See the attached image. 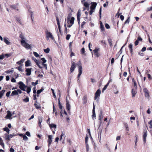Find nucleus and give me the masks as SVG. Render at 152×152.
<instances>
[{"label":"nucleus","instance_id":"nucleus-7","mask_svg":"<svg viewBox=\"0 0 152 152\" xmlns=\"http://www.w3.org/2000/svg\"><path fill=\"white\" fill-rule=\"evenodd\" d=\"M8 39H9L7 37H4L3 39V38L1 36V40L2 41L3 40L4 42L7 45H10L11 43L8 41Z\"/></svg>","mask_w":152,"mask_h":152},{"label":"nucleus","instance_id":"nucleus-56","mask_svg":"<svg viewBox=\"0 0 152 152\" xmlns=\"http://www.w3.org/2000/svg\"><path fill=\"white\" fill-rule=\"evenodd\" d=\"M42 122V118L41 117L39 118L38 123H41Z\"/></svg>","mask_w":152,"mask_h":152},{"label":"nucleus","instance_id":"nucleus-2","mask_svg":"<svg viewBox=\"0 0 152 152\" xmlns=\"http://www.w3.org/2000/svg\"><path fill=\"white\" fill-rule=\"evenodd\" d=\"M71 15L70 14H69L67 18V27L69 28L71 27L74 23L75 18L73 17H72L70 19Z\"/></svg>","mask_w":152,"mask_h":152},{"label":"nucleus","instance_id":"nucleus-16","mask_svg":"<svg viewBox=\"0 0 152 152\" xmlns=\"http://www.w3.org/2000/svg\"><path fill=\"white\" fill-rule=\"evenodd\" d=\"M56 19L57 21V24L58 26V28L59 30V31L60 33H61V26L60 25V22L59 20V19L58 17H56Z\"/></svg>","mask_w":152,"mask_h":152},{"label":"nucleus","instance_id":"nucleus-44","mask_svg":"<svg viewBox=\"0 0 152 152\" xmlns=\"http://www.w3.org/2000/svg\"><path fill=\"white\" fill-rule=\"evenodd\" d=\"M50 49L49 48H47V49L44 50V51L45 53H48L49 52Z\"/></svg>","mask_w":152,"mask_h":152},{"label":"nucleus","instance_id":"nucleus-31","mask_svg":"<svg viewBox=\"0 0 152 152\" xmlns=\"http://www.w3.org/2000/svg\"><path fill=\"white\" fill-rule=\"evenodd\" d=\"M100 28L102 31H103L104 30V25L102 23V22L101 21L100 23Z\"/></svg>","mask_w":152,"mask_h":152},{"label":"nucleus","instance_id":"nucleus-39","mask_svg":"<svg viewBox=\"0 0 152 152\" xmlns=\"http://www.w3.org/2000/svg\"><path fill=\"white\" fill-rule=\"evenodd\" d=\"M23 101L26 102H28L29 101V98L28 96H26L25 99H23Z\"/></svg>","mask_w":152,"mask_h":152},{"label":"nucleus","instance_id":"nucleus-6","mask_svg":"<svg viewBox=\"0 0 152 152\" xmlns=\"http://www.w3.org/2000/svg\"><path fill=\"white\" fill-rule=\"evenodd\" d=\"M143 133V140L144 143L145 145L146 143V137L147 136V130H146V129H144Z\"/></svg>","mask_w":152,"mask_h":152},{"label":"nucleus","instance_id":"nucleus-45","mask_svg":"<svg viewBox=\"0 0 152 152\" xmlns=\"http://www.w3.org/2000/svg\"><path fill=\"white\" fill-rule=\"evenodd\" d=\"M99 50V49L97 48H96L95 49L93 50V52L95 53H98V52Z\"/></svg>","mask_w":152,"mask_h":152},{"label":"nucleus","instance_id":"nucleus-29","mask_svg":"<svg viewBox=\"0 0 152 152\" xmlns=\"http://www.w3.org/2000/svg\"><path fill=\"white\" fill-rule=\"evenodd\" d=\"M25 66H31V63L30 61L29 60H28L26 61L25 63Z\"/></svg>","mask_w":152,"mask_h":152},{"label":"nucleus","instance_id":"nucleus-10","mask_svg":"<svg viewBox=\"0 0 152 152\" xmlns=\"http://www.w3.org/2000/svg\"><path fill=\"white\" fill-rule=\"evenodd\" d=\"M101 93V91L99 89H98L96 92L95 94L94 99L96 100L98 98H99L100 95Z\"/></svg>","mask_w":152,"mask_h":152},{"label":"nucleus","instance_id":"nucleus-14","mask_svg":"<svg viewBox=\"0 0 152 152\" xmlns=\"http://www.w3.org/2000/svg\"><path fill=\"white\" fill-rule=\"evenodd\" d=\"M91 4L90 9L94 10L96 6L97 3L95 2H91Z\"/></svg>","mask_w":152,"mask_h":152},{"label":"nucleus","instance_id":"nucleus-53","mask_svg":"<svg viewBox=\"0 0 152 152\" xmlns=\"http://www.w3.org/2000/svg\"><path fill=\"white\" fill-rule=\"evenodd\" d=\"M16 68L18 69V70L19 71L22 72L23 71V69H22L21 67V66L17 67H16Z\"/></svg>","mask_w":152,"mask_h":152},{"label":"nucleus","instance_id":"nucleus-55","mask_svg":"<svg viewBox=\"0 0 152 152\" xmlns=\"http://www.w3.org/2000/svg\"><path fill=\"white\" fill-rule=\"evenodd\" d=\"M64 26L65 27V28L64 29V34H66L68 32L67 29L66 27V24H65Z\"/></svg>","mask_w":152,"mask_h":152},{"label":"nucleus","instance_id":"nucleus-8","mask_svg":"<svg viewBox=\"0 0 152 152\" xmlns=\"http://www.w3.org/2000/svg\"><path fill=\"white\" fill-rule=\"evenodd\" d=\"M32 58L35 62L36 64L37 65L39 68L40 69L42 68V67L40 65L41 64V61L37 60L36 58L33 57H32Z\"/></svg>","mask_w":152,"mask_h":152},{"label":"nucleus","instance_id":"nucleus-9","mask_svg":"<svg viewBox=\"0 0 152 152\" xmlns=\"http://www.w3.org/2000/svg\"><path fill=\"white\" fill-rule=\"evenodd\" d=\"M71 66L70 68V72L72 73L76 67V65L74 61H72L71 62Z\"/></svg>","mask_w":152,"mask_h":152},{"label":"nucleus","instance_id":"nucleus-21","mask_svg":"<svg viewBox=\"0 0 152 152\" xmlns=\"http://www.w3.org/2000/svg\"><path fill=\"white\" fill-rule=\"evenodd\" d=\"M87 96L86 95L84 96L82 99L83 103V104H86L87 102Z\"/></svg>","mask_w":152,"mask_h":152},{"label":"nucleus","instance_id":"nucleus-19","mask_svg":"<svg viewBox=\"0 0 152 152\" xmlns=\"http://www.w3.org/2000/svg\"><path fill=\"white\" fill-rule=\"evenodd\" d=\"M31 68H26V75L29 76L31 75Z\"/></svg>","mask_w":152,"mask_h":152},{"label":"nucleus","instance_id":"nucleus-34","mask_svg":"<svg viewBox=\"0 0 152 152\" xmlns=\"http://www.w3.org/2000/svg\"><path fill=\"white\" fill-rule=\"evenodd\" d=\"M58 107L61 110H62V105L61 102H60V98L58 99Z\"/></svg>","mask_w":152,"mask_h":152},{"label":"nucleus","instance_id":"nucleus-46","mask_svg":"<svg viewBox=\"0 0 152 152\" xmlns=\"http://www.w3.org/2000/svg\"><path fill=\"white\" fill-rule=\"evenodd\" d=\"M85 48H82L81 50V53L82 54H85Z\"/></svg>","mask_w":152,"mask_h":152},{"label":"nucleus","instance_id":"nucleus-36","mask_svg":"<svg viewBox=\"0 0 152 152\" xmlns=\"http://www.w3.org/2000/svg\"><path fill=\"white\" fill-rule=\"evenodd\" d=\"M49 126L51 129H52V128H55L56 129V125L54 124H50Z\"/></svg>","mask_w":152,"mask_h":152},{"label":"nucleus","instance_id":"nucleus-57","mask_svg":"<svg viewBox=\"0 0 152 152\" xmlns=\"http://www.w3.org/2000/svg\"><path fill=\"white\" fill-rule=\"evenodd\" d=\"M105 27L107 29H109L110 28V26L107 23H106L105 25Z\"/></svg>","mask_w":152,"mask_h":152},{"label":"nucleus","instance_id":"nucleus-61","mask_svg":"<svg viewBox=\"0 0 152 152\" xmlns=\"http://www.w3.org/2000/svg\"><path fill=\"white\" fill-rule=\"evenodd\" d=\"M41 60L42 61V63H45L46 62V60L44 58H41Z\"/></svg>","mask_w":152,"mask_h":152},{"label":"nucleus","instance_id":"nucleus-12","mask_svg":"<svg viewBox=\"0 0 152 152\" xmlns=\"http://www.w3.org/2000/svg\"><path fill=\"white\" fill-rule=\"evenodd\" d=\"M52 135H49L48 136V146L49 147L52 142Z\"/></svg>","mask_w":152,"mask_h":152},{"label":"nucleus","instance_id":"nucleus-62","mask_svg":"<svg viewBox=\"0 0 152 152\" xmlns=\"http://www.w3.org/2000/svg\"><path fill=\"white\" fill-rule=\"evenodd\" d=\"M71 37V35L70 34H67L66 37V39L67 40H68Z\"/></svg>","mask_w":152,"mask_h":152},{"label":"nucleus","instance_id":"nucleus-49","mask_svg":"<svg viewBox=\"0 0 152 152\" xmlns=\"http://www.w3.org/2000/svg\"><path fill=\"white\" fill-rule=\"evenodd\" d=\"M99 42L101 43L102 44L105 45H106V42L104 40H102L100 41Z\"/></svg>","mask_w":152,"mask_h":152},{"label":"nucleus","instance_id":"nucleus-5","mask_svg":"<svg viewBox=\"0 0 152 152\" xmlns=\"http://www.w3.org/2000/svg\"><path fill=\"white\" fill-rule=\"evenodd\" d=\"M66 110H67L68 113L69 115L71 114L70 110L71 108L70 104H69V101L67 99H66Z\"/></svg>","mask_w":152,"mask_h":152},{"label":"nucleus","instance_id":"nucleus-59","mask_svg":"<svg viewBox=\"0 0 152 152\" xmlns=\"http://www.w3.org/2000/svg\"><path fill=\"white\" fill-rule=\"evenodd\" d=\"M33 93L34 94H36V86H34L33 88Z\"/></svg>","mask_w":152,"mask_h":152},{"label":"nucleus","instance_id":"nucleus-30","mask_svg":"<svg viewBox=\"0 0 152 152\" xmlns=\"http://www.w3.org/2000/svg\"><path fill=\"white\" fill-rule=\"evenodd\" d=\"M18 94V93H17V90H14L12 91L11 96L17 95Z\"/></svg>","mask_w":152,"mask_h":152},{"label":"nucleus","instance_id":"nucleus-40","mask_svg":"<svg viewBox=\"0 0 152 152\" xmlns=\"http://www.w3.org/2000/svg\"><path fill=\"white\" fill-rule=\"evenodd\" d=\"M44 89L43 88H42L41 89L38 90L37 91V94H40L43 90Z\"/></svg>","mask_w":152,"mask_h":152},{"label":"nucleus","instance_id":"nucleus-15","mask_svg":"<svg viewBox=\"0 0 152 152\" xmlns=\"http://www.w3.org/2000/svg\"><path fill=\"white\" fill-rule=\"evenodd\" d=\"M143 91L145 93V95L146 97L149 98V95L148 91L147 88H145L143 89Z\"/></svg>","mask_w":152,"mask_h":152},{"label":"nucleus","instance_id":"nucleus-42","mask_svg":"<svg viewBox=\"0 0 152 152\" xmlns=\"http://www.w3.org/2000/svg\"><path fill=\"white\" fill-rule=\"evenodd\" d=\"M139 42H142V39L141 38L140 36L139 35L137 37V39Z\"/></svg>","mask_w":152,"mask_h":152},{"label":"nucleus","instance_id":"nucleus-32","mask_svg":"<svg viewBox=\"0 0 152 152\" xmlns=\"http://www.w3.org/2000/svg\"><path fill=\"white\" fill-rule=\"evenodd\" d=\"M108 41L109 43V45L111 47L113 46V44L112 43V40L110 38L108 39Z\"/></svg>","mask_w":152,"mask_h":152},{"label":"nucleus","instance_id":"nucleus-22","mask_svg":"<svg viewBox=\"0 0 152 152\" xmlns=\"http://www.w3.org/2000/svg\"><path fill=\"white\" fill-rule=\"evenodd\" d=\"M129 49L130 51V53L132 55L133 54V49L132 48V44L130 43L129 45Z\"/></svg>","mask_w":152,"mask_h":152},{"label":"nucleus","instance_id":"nucleus-48","mask_svg":"<svg viewBox=\"0 0 152 152\" xmlns=\"http://www.w3.org/2000/svg\"><path fill=\"white\" fill-rule=\"evenodd\" d=\"M33 54L36 57H38L39 56V55L38 54L35 52H33Z\"/></svg>","mask_w":152,"mask_h":152},{"label":"nucleus","instance_id":"nucleus-4","mask_svg":"<svg viewBox=\"0 0 152 152\" xmlns=\"http://www.w3.org/2000/svg\"><path fill=\"white\" fill-rule=\"evenodd\" d=\"M20 42L22 45L25 48L28 49H29L31 48V46L28 44L26 42L25 40H21Z\"/></svg>","mask_w":152,"mask_h":152},{"label":"nucleus","instance_id":"nucleus-23","mask_svg":"<svg viewBox=\"0 0 152 152\" xmlns=\"http://www.w3.org/2000/svg\"><path fill=\"white\" fill-rule=\"evenodd\" d=\"M80 12L79 11H78L77 13V20L78 22V23L79 24H80Z\"/></svg>","mask_w":152,"mask_h":152},{"label":"nucleus","instance_id":"nucleus-20","mask_svg":"<svg viewBox=\"0 0 152 152\" xmlns=\"http://www.w3.org/2000/svg\"><path fill=\"white\" fill-rule=\"evenodd\" d=\"M37 103V101H36L35 103L34 104V105L35 107L37 109H39L41 108V106L40 104L38 103Z\"/></svg>","mask_w":152,"mask_h":152},{"label":"nucleus","instance_id":"nucleus-47","mask_svg":"<svg viewBox=\"0 0 152 152\" xmlns=\"http://www.w3.org/2000/svg\"><path fill=\"white\" fill-rule=\"evenodd\" d=\"M11 8L13 9H15L16 8V6L15 5H12L10 6Z\"/></svg>","mask_w":152,"mask_h":152},{"label":"nucleus","instance_id":"nucleus-33","mask_svg":"<svg viewBox=\"0 0 152 152\" xmlns=\"http://www.w3.org/2000/svg\"><path fill=\"white\" fill-rule=\"evenodd\" d=\"M132 81L133 83V86L134 87H135L136 88H137V85L136 83V81L134 80V78H133L132 79Z\"/></svg>","mask_w":152,"mask_h":152},{"label":"nucleus","instance_id":"nucleus-17","mask_svg":"<svg viewBox=\"0 0 152 152\" xmlns=\"http://www.w3.org/2000/svg\"><path fill=\"white\" fill-rule=\"evenodd\" d=\"M103 116L102 115V111H100V113L99 115V121L100 123L102 122V120L103 118Z\"/></svg>","mask_w":152,"mask_h":152},{"label":"nucleus","instance_id":"nucleus-3","mask_svg":"<svg viewBox=\"0 0 152 152\" xmlns=\"http://www.w3.org/2000/svg\"><path fill=\"white\" fill-rule=\"evenodd\" d=\"M46 34V38L47 40H49V38H50L52 40H54V38L52 34L48 31L46 30L45 31Z\"/></svg>","mask_w":152,"mask_h":152},{"label":"nucleus","instance_id":"nucleus-50","mask_svg":"<svg viewBox=\"0 0 152 152\" xmlns=\"http://www.w3.org/2000/svg\"><path fill=\"white\" fill-rule=\"evenodd\" d=\"M38 84V80H37L35 82H32L31 83V85L33 86H35L36 85Z\"/></svg>","mask_w":152,"mask_h":152},{"label":"nucleus","instance_id":"nucleus-63","mask_svg":"<svg viewBox=\"0 0 152 152\" xmlns=\"http://www.w3.org/2000/svg\"><path fill=\"white\" fill-rule=\"evenodd\" d=\"M41 64H42L43 66L45 67V69H47V64H45V63H42Z\"/></svg>","mask_w":152,"mask_h":152},{"label":"nucleus","instance_id":"nucleus-24","mask_svg":"<svg viewBox=\"0 0 152 152\" xmlns=\"http://www.w3.org/2000/svg\"><path fill=\"white\" fill-rule=\"evenodd\" d=\"M95 105L93 103V107L92 110L93 114L92 115V118H94L95 117H96L95 110Z\"/></svg>","mask_w":152,"mask_h":152},{"label":"nucleus","instance_id":"nucleus-35","mask_svg":"<svg viewBox=\"0 0 152 152\" xmlns=\"http://www.w3.org/2000/svg\"><path fill=\"white\" fill-rule=\"evenodd\" d=\"M19 37L22 39L21 40H25V38H24L23 35L22 33H21L20 34Z\"/></svg>","mask_w":152,"mask_h":152},{"label":"nucleus","instance_id":"nucleus-54","mask_svg":"<svg viewBox=\"0 0 152 152\" xmlns=\"http://www.w3.org/2000/svg\"><path fill=\"white\" fill-rule=\"evenodd\" d=\"M33 98L34 100H36V101H37V95L36 94H33Z\"/></svg>","mask_w":152,"mask_h":152},{"label":"nucleus","instance_id":"nucleus-64","mask_svg":"<svg viewBox=\"0 0 152 152\" xmlns=\"http://www.w3.org/2000/svg\"><path fill=\"white\" fill-rule=\"evenodd\" d=\"M86 23L85 21H83L82 22V23L81 25V28H83V27L84 25L86 24Z\"/></svg>","mask_w":152,"mask_h":152},{"label":"nucleus","instance_id":"nucleus-60","mask_svg":"<svg viewBox=\"0 0 152 152\" xmlns=\"http://www.w3.org/2000/svg\"><path fill=\"white\" fill-rule=\"evenodd\" d=\"M86 144V151L88 152L89 151V146L88 143Z\"/></svg>","mask_w":152,"mask_h":152},{"label":"nucleus","instance_id":"nucleus-28","mask_svg":"<svg viewBox=\"0 0 152 152\" xmlns=\"http://www.w3.org/2000/svg\"><path fill=\"white\" fill-rule=\"evenodd\" d=\"M24 60H25L24 59H21L20 60L17 62V64L18 65H20L21 66L22 65V64L24 62Z\"/></svg>","mask_w":152,"mask_h":152},{"label":"nucleus","instance_id":"nucleus-43","mask_svg":"<svg viewBox=\"0 0 152 152\" xmlns=\"http://www.w3.org/2000/svg\"><path fill=\"white\" fill-rule=\"evenodd\" d=\"M124 125L126 128V131H129V126H128V124L127 123H125L124 124Z\"/></svg>","mask_w":152,"mask_h":152},{"label":"nucleus","instance_id":"nucleus-41","mask_svg":"<svg viewBox=\"0 0 152 152\" xmlns=\"http://www.w3.org/2000/svg\"><path fill=\"white\" fill-rule=\"evenodd\" d=\"M16 20L18 22L20 25L22 24L21 20L19 18H17L16 19Z\"/></svg>","mask_w":152,"mask_h":152},{"label":"nucleus","instance_id":"nucleus-58","mask_svg":"<svg viewBox=\"0 0 152 152\" xmlns=\"http://www.w3.org/2000/svg\"><path fill=\"white\" fill-rule=\"evenodd\" d=\"M23 139L24 140H27L28 139V138L25 135H24L23 137Z\"/></svg>","mask_w":152,"mask_h":152},{"label":"nucleus","instance_id":"nucleus-11","mask_svg":"<svg viewBox=\"0 0 152 152\" xmlns=\"http://www.w3.org/2000/svg\"><path fill=\"white\" fill-rule=\"evenodd\" d=\"M11 55L10 53L6 54L4 55L3 54H2L1 55V60L3 59L5 57L8 58L10 56H11Z\"/></svg>","mask_w":152,"mask_h":152},{"label":"nucleus","instance_id":"nucleus-18","mask_svg":"<svg viewBox=\"0 0 152 152\" xmlns=\"http://www.w3.org/2000/svg\"><path fill=\"white\" fill-rule=\"evenodd\" d=\"M136 89L137 88H136L135 89L133 88L132 89L131 93L132 94V97H134L137 93V91Z\"/></svg>","mask_w":152,"mask_h":152},{"label":"nucleus","instance_id":"nucleus-52","mask_svg":"<svg viewBox=\"0 0 152 152\" xmlns=\"http://www.w3.org/2000/svg\"><path fill=\"white\" fill-rule=\"evenodd\" d=\"M148 124L150 125L149 128L151 129H152V120H150L148 122Z\"/></svg>","mask_w":152,"mask_h":152},{"label":"nucleus","instance_id":"nucleus-38","mask_svg":"<svg viewBox=\"0 0 152 152\" xmlns=\"http://www.w3.org/2000/svg\"><path fill=\"white\" fill-rule=\"evenodd\" d=\"M109 86L108 83H107L104 87L102 90V92H103L106 89L108 86Z\"/></svg>","mask_w":152,"mask_h":152},{"label":"nucleus","instance_id":"nucleus-27","mask_svg":"<svg viewBox=\"0 0 152 152\" xmlns=\"http://www.w3.org/2000/svg\"><path fill=\"white\" fill-rule=\"evenodd\" d=\"M4 139L7 140L9 141L10 139L9 135L7 134H5V135Z\"/></svg>","mask_w":152,"mask_h":152},{"label":"nucleus","instance_id":"nucleus-13","mask_svg":"<svg viewBox=\"0 0 152 152\" xmlns=\"http://www.w3.org/2000/svg\"><path fill=\"white\" fill-rule=\"evenodd\" d=\"M79 73L77 75V78H78L80 76L82 72V68L81 66H80L78 67Z\"/></svg>","mask_w":152,"mask_h":152},{"label":"nucleus","instance_id":"nucleus-37","mask_svg":"<svg viewBox=\"0 0 152 152\" xmlns=\"http://www.w3.org/2000/svg\"><path fill=\"white\" fill-rule=\"evenodd\" d=\"M4 131H5L7 132L8 133V134H9V132L10 131V130L8 129L7 127H5L4 128Z\"/></svg>","mask_w":152,"mask_h":152},{"label":"nucleus","instance_id":"nucleus-1","mask_svg":"<svg viewBox=\"0 0 152 152\" xmlns=\"http://www.w3.org/2000/svg\"><path fill=\"white\" fill-rule=\"evenodd\" d=\"M18 84L19 85V88L20 89L23 91H26L25 89L27 88V89L26 91L28 94H29L31 92V87H27L23 82L21 81L19 82L18 83Z\"/></svg>","mask_w":152,"mask_h":152},{"label":"nucleus","instance_id":"nucleus-26","mask_svg":"<svg viewBox=\"0 0 152 152\" xmlns=\"http://www.w3.org/2000/svg\"><path fill=\"white\" fill-rule=\"evenodd\" d=\"M12 114L10 112L9 110H8L7 112V114L6 115V117L7 118H10L12 116Z\"/></svg>","mask_w":152,"mask_h":152},{"label":"nucleus","instance_id":"nucleus-25","mask_svg":"<svg viewBox=\"0 0 152 152\" xmlns=\"http://www.w3.org/2000/svg\"><path fill=\"white\" fill-rule=\"evenodd\" d=\"M83 4V6L87 8H88L90 5V4L86 2L83 1V3H81Z\"/></svg>","mask_w":152,"mask_h":152},{"label":"nucleus","instance_id":"nucleus-51","mask_svg":"<svg viewBox=\"0 0 152 152\" xmlns=\"http://www.w3.org/2000/svg\"><path fill=\"white\" fill-rule=\"evenodd\" d=\"M88 135H86V136L85 138V141L86 144L88 143Z\"/></svg>","mask_w":152,"mask_h":152}]
</instances>
